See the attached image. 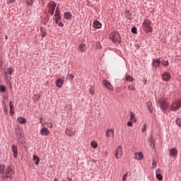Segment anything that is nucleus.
Returning a JSON list of instances; mask_svg holds the SVG:
<instances>
[{
    "label": "nucleus",
    "mask_w": 181,
    "mask_h": 181,
    "mask_svg": "<svg viewBox=\"0 0 181 181\" xmlns=\"http://www.w3.org/2000/svg\"><path fill=\"white\" fill-rule=\"evenodd\" d=\"M57 23V25H58V26H59L60 28H63V26H64V25L60 21H58L57 23Z\"/></svg>",
    "instance_id": "39"
},
{
    "label": "nucleus",
    "mask_w": 181,
    "mask_h": 181,
    "mask_svg": "<svg viewBox=\"0 0 181 181\" xmlns=\"http://www.w3.org/2000/svg\"><path fill=\"white\" fill-rule=\"evenodd\" d=\"M56 6H57V4L53 1H50L48 4V12L52 16L54 14Z\"/></svg>",
    "instance_id": "4"
},
{
    "label": "nucleus",
    "mask_w": 181,
    "mask_h": 181,
    "mask_svg": "<svg viewBox=\"0 0 181 181\" xmlns=\"http://www.w3.org/2000/svg\"><path fill=\"white\" fill-rule=\"evenodd\" d=\"M2 103H3V105H5V101L3 100Z\"/></svg>",
    "instance_id": "57"
},
{
    "label": "nucleus",
    "mask_w": 181,
    "mask_h": 181,
    "mask_svg": "<svg viewBox=\"0 0 181 181\" xmlns=\"http://www.w3.org/2000/svg\"><path fill=\"white\" fill-rule=\"evenodd\" d=\"M125 78L127 80V81H134V78L132 77L131 75H129V74H125Z\"/></svg>",
    "instance_id": "25"
},
{
    "label": "nucleus",
    "mask_w": 181,
    "mask_h": 181,
    "mask_svg": "<svg viewBox=\"0 0 181 181\" xmlns=\"http://www.w3.org/2000/svg\"><path fill=\"white\" fill-rule=\"evenodd\" d=\"M5 170V165H0V175H4Z\"/></svg>",
    "instance_id": "32"
},
{
    "label": "nucleus",
    "mask_w": 181,
    "mask_h": 181,
    "mask_svg": "<svg viewBox=\"0 0 181 181\" xmlns=\"http://www.w3.org/2000/svg\"><path fill=\"white\" fill-rule=\"evenodd\" d=\"M115 156L116 159H119V158L122 156V146H119L118 148H116Z\"/></svg>",
    "instance_id": "6"
},
{
    "label": "nucleus",
    "mask_w": 181,
    "mask_h": 181,
    "mask_svg": "<svg viewBox=\"0 0 181 181\" xmlns=\"http://www.w3.org/2000/svg\"><path fill=\"white\" fill-rule=\"evenodd\" d=\"M6 91V87H5V86H0V92L5 93Z\"/></svg>",
    "instance_id": "36"
},
{
    "label": "nucleus",
    "mask_w": 181,
    "mask_h": 181,
    "mask_svg": "<svg viewBox=\"0 0 181 181\" xmlns=\"http://www.w3.org/2000/svg\"><path fill=\"white\" fill-rule=\"evenodd\" d=\"M172 78V76L169 72L164 71L162 74V80L163 81L168 82Z\"/></svg>",
    "instance_id": "7"
},
{
    "label": "nucleus",
    "mask_w": 181,
    "mask_h": 181,
    "mask_svg": "<svg viewBox=\"0 0 181 181\" xmlns=\"http://www.w3.org/2000/svg\"><path fill=\"white\" fill-rule=\"evenodd\" d=\"M163 66H164V67H167V66H169V61L163 62Z\"/></svg>",
    "instance_id": "45"
},
{
    "label": "nucleus",
    "mask_w": 181,
    "mask_h": 181,
    "mask_svg": "<svg viewBox=\"0 0 181 181\" xmlns=\"http://www.w3.org/2000/svg\"><path fill=\"white\" fill-rule=\"evenodd\" d=\"M9 107H10V110H13V102L12 101L9 102Z\"/></svg>",
    "instance_id": "44"
},
{
    "label": "nucleus",
    "mask_w": 181,
    "mask_h": 181,
    "mask_svg": "<svg viewBox=\"0 0 181 181\" xmlns=\"http://www.w3.org/2000/svg\"><path fill=\"white\" fill-rule=\"evenodd\" d=\"M181 108V100H176L172 102L171 105L170 106V111H179Z\"/></svg>",
    "instance_id": "1"
},
{
    "label": "nucleus",
    "mask_w": 181,
    "mask_h": 181,
    "mask_svg": "<svg viewBox=\"0 0 181 181\" xmlns=\"http://www.w3.org/2000/svg\"><path fill=\"white\" fill-rule=\"evenodd\" d=\"M3 111L5 114H8V108L6 107V105L3 107Z\"/></svg>",
    "instance_id": "42"
},
{
    "label": "nucleus",
    "mask_w": 181,
    "mask_h": 181,
    "mask_svg": "<svg viewBox=\"0 0 181 181\" xmlns=\"http://www.w3.org/2000/svg\"><path fill=\"white\" fill-rule=\"evenodd\" d=\"M13 71H14L13 68L12 67L7 68L4 71V74L6 77V76H12V74H13Z\"/></svg>",
    "instance_id": "13"
},
{
    "label": "nucleus",
    "mask_w": 181,
    "mask_h": 181,
    "mask_svg": "<svg viewBox=\"0 0 181 181\" xmlns=\"http://www.w3.org/2000/svg\"><path fill=\"white\" fill-rule=\"evenodd\" d=\"M40 98V96H38L37 100H39Z\"/></svg>",
    "instance_id": "58"
},
{
    "label": "nucleus",
    "mask_w": 181,
    "mask_h": 181,
    "mask_svg": "<svg viewBox=\"0 0 181 181\" xmlns=\"http://www.w3.org/2000/svg\"><path fill=\"white\" fill-rule=\"evenodd\" d=\"M62 17L60 16H55V23H57V21H61Z\"/></svg>",
    "instance_id": "40"
},
{
    "label": "nucleus",
    "mask_w": 181,
    "mask_h": 181,
    "mask_svg": "<svg viewBox=\"0 0 181 181\" xmlns=\"http://www.w3.org/2000/svg\"><path fill=\"white\" fill-rule=\"evenodd\" d=\"M33 160L35 161V165L37 166V165H39V162H40V158L37 156L34 155L33 157Z\"/></svg>",
    "instance_id": "21"
},
{
    "label": "nucleus",
    "mask_w": 181,
    "mask_h": 181,
    "mask_svg": "<svg viewBox=\"0 0 181 181\" xmlns=\"http://www.w3.org/2000/svg\"><path fill=\"white\" fill-rule=\"evenodd\" d=\"M40 124H42V125L43 126V122H42L43 118L40 117Z\"/></svg>",
    "instance_id": "53"
},
{
    "label": "nucleus",
    "mask_w": 181,
    "mask_h": 181,
    "mask_svg": "<svg viewBox=\"0 0 181 181\" xmlns=\"http://www.w3.org/2000/svg\"><path fill=\"white\" fill-rule=\"evenodd\" d=\"M114 132H115L114 128L108 129L106 131V136H107V138H110V136L112 138H114V136H115Z\"/></svg>",
    "instance_id": "8"
},
{
    "label": "nucleus",
    "mask_w": 181,
    "mask_h": 181,
    "mask_svg": "<svg viewBox=\"0 0 181 181\" xmlns=\"http://www.w3.org/2000/svg\"><path fill=\"white\" fill-rule=\"evenodd\" d=\"M12 175H13V170H12V165H8L6 168L4 175H3L1 178L3 179V180H5L11 177Z\"/></svg>",
    "instance_id": "3"
},
{
    "label": "nucleus",
    "mask_w": 181,
    "mask_h": 181,
    "mask_svg": "<svg viewBox=\"0 0 181 181\" xmlns=\"http://www.w3.org/2000/svg\"><path fill=\"white\" fill-rule=\"evenodd\" d=\"M175 124H176V125H177V127H180V128H181V118L180 117H177L176 119Z\"/></svg>",
    "instance_id": "30"
},
{
    "label": "nucleus",
    "mask_w": 181,
    "mask_h": 181,
    "mask_svg": "<svg viewBox=\"0 0 181 181\" xmlns=\"http://www.w3.org/2000/svg\"><path fill=\"white\" fill-rule=\"evenodd\" d=\"M73 78H74V75L70 74H68L66 77V80H69V81H71L73 80Z\"/></svg>",
    "instance_id": "31"
},
{
    "label": "nucleus",
    "mask_w": 181,
    "mask_h": 181,
    "mask_svg": "<svg viewBox=\"0 0 181 181\" xmlns=\"http://www.w3.org/2000/svg\"><path fill=\"white\" fill-rule=\"evenodd\" d=\"M11 149L12 152H13V157L18 158V147L15 145H13Z\"/></svg>",
    "instance_id": "17"
},
{
    "label": "nucleus",
    "mask_w": 181,
    "mask_h": 181,
    "mask_svg": "<svg viewBox=\"0 0 181 181\" xmlns=\"http://www.w3.org/2000/svg\"><path fill=\"white\" fill-rule=\"evenodd\" d=\"M64 83V81L62 78H58L56 81V86H57V87L60 88L63 86Z\"/></svg>",
    "instance_id": "18"
},
{
    "label": "nucleus",
    "mask_w": 181,
    "mask_h": 181,
    "mask_svg": "<svg viewBox=\"0 0 181 181\" xmlns=\"http://www.w3.org/2000/svg\"><path fill=\"white\" fill-rule=\"evenodd\" d=\"M92 148H94L95 149H96V148H98V144H97V141H93L90 144Z\"/></svg>",
    "instance_id": "29"
},
{
    "label": "nucleus",
    "mask_w": 181,
    "mask_h": 181,
    "mask_svg": "<svg viewBox=\"0 0 181 181\" xmlns=\"http://www.w3.org/2000/svg\"><path fill=\"white\" fill-rule=\"evenodd\" d=\"M152 168H156V162H155V161L153 162V163H152Z\"/></svg>",
    "instance_id": "50"
},
{
    "label": "nucleus",
    "mask_w": 181,
    "mask_h": 181,
    "mask_svg": "<svg viewBox=\"0 0 181 181\" xmlns=\"http://www.w3.org/2000/svg\"><path fill=\"white\" fill-rule=\"evenodd\" d=\"M18 121L20 124H26V119L23 117H19Z\"/></svg>",
    "instance_id": "26"
},
{
    "label": "nucleus",
    "mask_w": 181,
    "mask_h": 181,
    "mask_svg": "<svg viewBox=\"0 0 181 181\" xmlns=\"http://www.w3.org/2000/svg\"><path fill=\"white\" fill-rule=\"evenodd\" d=\"M151 21L145 20L143 23V28L147 33H152L153 29L152 28V27H151Z\"/></svg>",
    "instance_id": "5"
},
{
    "label": "nucleus",
    "mask_w": 181,
    "mask_h": 181,
    "mask_svg": "<svg viewBox=\"0 0 181 181\" xmlns=\"http://www.w3.org/2000/svg\"><path fill=\"white\" fill-rule=\"evenodd\" d=\"M95 91V90L94 89V88L90 86V88H89V93H90V95H94Z\"/></svg>",
    "instance_id": "34"
},
{
    "label": "nucleus",
    "mask_w": 181,
    "mask_h": 181,
    "mask_svg": "<svg viewBox=\"0 0 181 181\" xmlns=\"http://www.w3.org/2000/svg\"><path fill=\"white\" fill-rule=\"evenodd\" d=\"M134 159L136 160H142L144 159V153L142 152L135 153Z\"/></svg>",
    "instance_id": "12"
},
{
    "label": "nucleus",
    "mask_w": 181,
    "mask_h": 181,
    "mask_svg": "<svg viewBox=\"0 0 181 181\" xmlns=\"http://www.w3.org/2000/svg\"><path fill=\"white\" fill-rule=\"evenodd\" d=\"M96 47L97 49H98L99 50L101 49V43L100 42H96Z\"/></svg>",
    "instance_id": "41"
},
{
    "label": "nucleus",
    "mask_w": 181,
    "mask_h": 181,
    "mask_svg": "<svg viewBox=\"0 0 181 181\" xmlns=\"http://www.w3.org/2000/svg\"><path fill=\"white\" fill-rule=\"evenodd\" d=\"M78 50L81 53H86L87 52V45L86 44H80Z\"/></svg>",
    "instance_id": "9"
},
{
    "label": "nucleus",
    "mask_w": 181,
    "mask_h": 181,
    "mask_svg": "<svg viewBox=\"0 0 181 181\" xmlns=\"http://www.w3.org/2000/svg\"><path fill=\"white\" fill-rule=\"evenodd\" d=\"M41 135H43V136H47L50 135V131L47 129L46 127H42L40 131Z\"/></svg>",
    "instance_id": "11"
},
{
    "label": "nucleus",
    "mask_w": 181,
    "mask_h": 181,
    "mask_svg": "<svg viewBox=\"0 0 181 181\" xmlns=\"http://www.w3.org/2000/svg\"><path fill=\"white\" fill-rule=\"evenodd\" d=\"M127 174H124L122 177V180L123 181H127Z\"/></svg>",
    "instance_id": "49"
},
{
    "label": "nucleus",
    "mask_w": 181,
    "mask_h": 181,
    "mask_svg": "<svg viewBox=\"0 0 181 181\" xmlns=\"http://www.w3.org/2000/svg\"><path fill=\"white\" fill-rule=\"evenodd\" d=\"M130 120L132 122H136V118H135V114L133 112H130Z\"/></svg>",
    "instance_id": "24"
},
{
    "label": "nucleus",
    "mask_w": 181,
    "mask_h": 181,
    "mask_svg": "<svg viewBox=\"0 0 181 181\" xmlns=\"http://www.w3.org/2000/svg\"><path fill=\"white\" fill-rule=\"evenodd\" d=\"M102 25L101 23H100V21L95 20L93 21V28L95 29H100Z\"/></svg>",
    "instance_id": "15"
},
{
    "label": "nucleus",
    "mask_w": 181,
    "mask_h": 181,
    "mask_svg": "<svg viewBox=\"0 0 181 181\" xmlns=\"http://www.w3.org/2000/svg\"><path fill=\"white\" fill-rule=\"evenodd\" d=\"M71 12H66L64 13V18L66 19V21H71Z\"/></svg>",
    "instance_id": "20"
},
{
    "label": "nucleus",
    "mask_w": 181,
    "mask_h": 181,
    "mask_svg": "<svg viewBox=\"0 0 181 181\" xmlns=\"http://www.w3.org/2000/svg\"><path fill=\"white\" fill-rule=\"evenodd\" d=\"M13 114H14L13 109H10V115H11V117H13Z\"/></svg>",
    "instance_id": "48"
},
{
    "label": "nucleus",
    "mask_w": 181,
    "mask_h": 181,
    "mask_svg": "<svg viewBox=\"0 0 181 181\" xmlns=\"http://www.w3.org/2000/svg\"><path fill=\"white\" fill-rule=\"evenodd\" d=\"M103 84H104L105 87H106L109 90H111L112 91V90H114V88H112V86L108 81H104Z\"/></svg>",
    "instance_id": "16"
},
{
    "label": "nucleus",
    "mask_w": 181,
    "mask_h": 181,
    "mask_svg": "<svg viewBox=\"0 0 181 181\" xmlns=\"http://www.w3.org/2000/svg\"><path fill=\"white\" fill-rule=\"evenodd\" d=\"M156 179H158V180H160V181L163 180V177L162 176L161 174L156 173Z\"/></svg>",
    "instance_id": "33"
},
{
    "label": "nucleus",
    "mask_w": 181,
    "mask_h": 181,
    "mask_svg": "<svg viewBox=\"0 0 181 181\" xmlns=\"http://www.w3.org/2000/svg\"><path fill=\"white\" fill-rule=\"evenodd\" d=\"M146 129V124H144V127H143V128H142V129H141V131H142V132H145V130Z\"/></svg>",
    "instance_id": "47"
},
{
    "label": "nucleus",
    "mask_w": 181,
    "mask_h": 181,
    "mask_svg": "<svg viewBox=\"0 0 181 181\" xmlns=\"http://www.w3.org/2000/svg\"><path fill=\"white\" fill-rule=\"evenodd\" d=\"M54 181H59V180H57V178H54Z\"/></svg>",
    "instance_id": "56"
},
{
    "label": "nucleus",
    "mask_w": 181,
    "mask_h": 181,
    "mask_svg": "<svg viewBox=\"0 0 181 181\" xmlns=\"http://www.w3.org/2000/svg\"><path fill=\"white\" fill-rule=\"evenodd\" d=\"M148 142L150 144V146H153V148H155V140H153V139H152V137H151L148 139Z\"/></svg>",
    "instance_id": "27"
},
{
    "label": "nucleus",
    "mask_w": 181,
    "mask_h": 181,
    "mask_svg": "<svg viewBox=\"0 0 181 181\" xmlns=\"http://www.w3.org/2000/svg\"><path fill=\"white\" fill-rule=\"evenodd\" d=\"M16 135H18V132H16Z\"/></svg>",
    "instance_id": "59"
},
{
    "label": "nucleus",
    "mask_w": 181,
    "mask_h": 181,
    "mask_svg": "<svg viewBox=\"0 0 181 181\" xmlns=\"http://www.w3.org/2000/svg\"><path fill=\"white\" fill-rule=\"evenodd\" d=\"M151 105H152V103L148 102L147 103L148 110H149L151 114H152V109H151Z\"/></svg>",
    "instance_id": "37"
},
{
    "label": "nucleus",
    "mask_w": 181,
    "mask_h": 181,
    "mask_svg": "<svg viewBox=\"0 0 181 181\" xmlns=\"http://www.w3.org/2000/svg\"><path fill=\"white\" fill-rule=\"evenodd\" d=\"M54 16H60V9L59 7L56 8Z\"/></svg>",
    "instance_id": "35"
},
{
    "label": "nucleus",
    "mask_w": 181,
    "mask_h": 181,
    "mask_svg": "<svg viewBox=\"0 0 181 181\" xmlns=\"http://www.w3.org/2000/svg\"><path fill=\"white\" fill-rule=\"evenodd\" d=\"M160 110L163 111H166L168 110V104H166V102L165 100H160L159 101Z\"/></svg>",
    "instance_id": "10"
},
{
    "label": "nucleus",
    "mask_w": 181,
    "mask_h": 181,
    "mask_svg": "<svg viewBox=\"0 0 181 181\" xmlns=\"http://www.w3.org/2000/svg\"><path fill=\"white\" fill-rule=\"evenodd\" d=\"M128 127H132V122H129L127 123Z\"/></svg>",
    "instance_id": "52"
},
{
    "label": "nucleus",
    "mask_w": 181,
    "mask_h": 181,
    "mask_svg": "<svg viewBox=\"0 0 181 181\" xmlns=\"http://www.w3.org/2000/svg\"><path fill=\"white\" fill-rule=\"evenodd\" d=\"M47 126H48L49 128H53V123L52 122H47Z\"/></svg>",
    "instance_id": "43"
},
{
    "label": "nucleus",
    "mask_w": 181,
    "mask_h": 181,
    "mask_svg": "<svg viewBox=\"0 0 181 181\" xmlns=\"http://www.w3.org/2000/svg\"><path fill=\"white\" fill-rule=\"evenodd\" d=\"M35 2V0H25V3L28 6H32Z\"/></svg>",
    "instance_id": "28"
},
{
    "label": "nucleus",
    "mask_w": 181,
    "mask_h": 181,
    "mask_svg": "<svg viewBox=\"0 0 181 181\" xmlns=\"http://www.w3.org/2000/svg\"><path fill=\"white\" fill-rule=\"evenodd\" d=\"M66 135H67L68 136H73V135H74L76 134V132L74 131H72L71 129L67 128L66 129Z\"/></svg>",
    "instance_id": "19"
},
{
    "label": "nucleus",
    "mask_w": 181,
    "mask_h": 181,
    "mask_svg": "<svg viewBox=\"0 0 181 181\" xmlns=\"http://www.w3.org/2000/svg\"><path fill=\"white\" fill-rule=\"evenodd\" d=\"M128 88H129V90H131L132 91L135 90V87H134V86L129 85Z\"/></svg>",
    "instance_id": "46"
},
{
    "label": "nucleus",
    "mask_w": 181,
    "mask_h": 181,
    "mask_svg": "<svg viewBox=\"0 0 181 181\" xmlns=\"http://www.w3.org/2000/svg\"><path fill=\"white\" fill-rule=\"evenodd\" d=\"M160 66V61L159 59H153L152 62V66L155 67V69H157V67H159Z\"/></svg>",
    "instance_id": "14"
},
{
    "label": "nucleus",
    "mask_w": 181,
    "mask_h": 181,
    "mask_svg": "<svg viewBox=\"0 0 181 181\" xmlns=\"http://www.w3.org/2000/svg\"><path fill=\"white\" fill-rule=\"evenodd\" d=\"M110 39L113 42V43H121V36L119 33L116 31H113L110 34Z\"/></svg>",
    "instance_id": "2"
},
{
    "label": "nucleus",
    "mask_w": 181,
    "mask_h": 181,
    "mask_svg": "<svg viewBox=\"0 0 181 181\" xmlns=\"http://www.w3.org/2000/svg\"><path fill=\"white\" fill-rule=\"evenodd\" d=\"M132 32L134 33V35H136V33H138V30L136 29V27H133L132 28Z\"/></svg>",
    "instance_id": "38"
},
{
    "label": "nucleus",
    "mask_w": 181,
    "mask_h": 181,
    "mask_svg": "<svg viewBox=\"0 0 181 181\" xmlns=\"http://www.w3.org/2000/svg\"><path fill=\"white\" fill-rule=\"evenodd\" d=\"M15 2V0H8V4H13Z\"/></svg>",
    "instance_id": "51"
},
{
    "label": "nucleus",
    "mask_w": 181,
    "mask_h": 181,
    "mask_svg": "<svg viewBox=\"0 0 181 181\" xmlns=\"http://www.w3.org/2000/svg\"><path fill=\"white\" fill-rule=\"evenodd\" d=\"M40 33L42 37H45L47 35L46 29H45L43 27H40Z\"/></svg>",
    "instance_id": "23"
},
{
    "label": "nucleus",
    "mask_w": 181,
    "mask_h": 181,
    "mask_svg": "<svg viewBox=\"0 0 181 181\" xmlns=\"http://www.w3.org/2000/svg\"><path fill=\"white\" fill-rule=\"evenodd\" d=\"M6 40H8V35H5Z\"/></svg>",
    "instance_id": "55"
},
{
    "label": "nucleus",
    "mask_w": 181,
    "mask_h": 181,
    "mask_svg": "<svg viewBox=\"0 0 181 181\" xmlns=\"http://www.w3.org/2000/svg\"><path fill=\"white\" fill-rule=\"evenodd\" d=\"M170 155H171V156H177V150L176 148H171Z\"/></svg>",
    "instance_id": "22"
},
{
    "label": "nucleus",
    "mask_w": 181,
    "mask_h": 181,
    "mask_svg": "<svg viewBox=\"0 0 181 181\" xmlns=\"http://www.w3.org/2000/svg\"><path fill=\"white\" fill-rule=\"evenodd\" d=\"M67 179H68L69 181H71V177H67Z\"/></svg>",
    "instance_id": "54"
}]
</instances>
